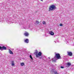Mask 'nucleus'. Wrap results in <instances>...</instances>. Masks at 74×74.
Returning a JSON list of instances; mask_svg holds the SVG:
<instances>
[{
  "mask_svg": "<svg viewBox=\"0 0 74 74\" xmlns=\"http://www.w3.org/2000/svg\"><path fill=\"white\" fill-rule=\"evenodd\" d=\"M56 56H55L54 58L52 59L53 61H55L56 60H57V59H61V57L60 54L58 53H56Z\"/></svg>",
  "mask_w": 74,
  "mask_h": 74,
  "instance_id": "nucleus-1",
  "label": "nucleus"
},
{
  "mask_svg": "<svg viewBox=\"0 0 74 74\" xmlns=\"http://www.w3.org/2000/svg\"><path fill=\"white\" fill-rule=\"evenodd\" d=\"M56 9V6L54 5H53L49 6V11H53V10H55Z\"/></svg>",
  "mask_w": 74,
  "mask_h": 74,
  "instance_id": "nucleus-2",
  "label": "nucleus"
},
{
  "mask_svg": "<svg viewBox=\"0 0 74 74\" xmlns=\"http://www.w3.org/2000/svg\"><path fill=\"white\" fill-rule=\"evenodd\" d=\"M19 25L21 26H22V27H23V29H27V28L26 27V26L25 25V24L22 23H19Z\"/></svg>",
  "mask_w": 74,
  "mask_h": 74,
  "instance_id": "nucleus-3",
  "label": "nucleus"
},
{
  "mask_svg": "<svg viewBox=\"0 0 74 74\" xmlns=\"http://www.w3.org/2000/svg\"><path fill=\"white\" fill-rule=\"evenodd\" d=\"M51 74H53V73H54V74H59L56 71H55L54 70H51Z\"/></svg>",
  "mask_w": 74,
  "mask_h": 74,
  "instance_id": "nucleus-4",
  "label": "nucleus"
},
{
  "mask_svg": "<svg viewBox=\"0 0 74 74\" xmlns=\"http://www.w3.org/2000/svg\"><path fill=\"white\" fill-rule=\"evenodd\" d=\"M6 49H7V48L4 46H3L2 47L0 46V50H1V51H2L3 49V50H5Z\"/></svg>",
  "mask_w": 74,
  "mask_h": 74,
  "instance_id": "nucleus-5",
  "label": "nucleus"
},
{
  "mask_svg": "<svg viewBox=\"0 0 74 74\" xmlns=\"http://www.w3.org/2000/svg\"><path fill=\"white\" fill-rule=\"evenodd\" d=\"M67 53H68V55L69 56H73V53L70 51H67Z\"/></svg>",
  "mask_w": 74,
  "mask_h": 74,
  "instance_id": "nucleus-6",
  "label": "nucleus"
},
{
  "mask_svg": "<svg viewBox=\"0 0 74 74\" xmlns=\"http://www.w3.org/2000/svg\"><path fill=\"white\" fill-rule=\"evenodd\" d=\"M71 66V63H70L68 62L66 64V66L68 67Z\"/></svg>",
  "mask_w": 74,
  "mask_h": 74,
  "instance_id": "nucleus-7",
  "label": "nucleus"
},
{
  "mask_svg": "<svg viewBox=\"0 0 74 74\" xmlns=\"http://www.w3.org/2000/svg\"><path fill=\"white\" fill-rule=\"evenodd\" d=\"M41 55H42V53H41V52H39L38 54V56L37 58H39V57H40V56H41Z\"/></svg>",
  "mask_w": 74,
  "mask_h": 74,
  "instance_id": "nucleus-8",
  "label": "nucleus"
},
{
  "mask_svg": "<svg viewBox=\"0 0 74 74\" xmlns=\"http://www.w3.org/2000/svg\"><path fill=\"white\" fill-rule=\"evenodd\" d=\"M29 33L27 32H26L24 34V35H25V36H26V37H28V36H29Z\"/></svg>",
  "mask_w": 74,
  "mask_h": 74,
  "instance_id": "nucleus-9",
  "label": "nucleus"
},
{
  "mask_svg": "<svg viewBox=\"0 0 74 74\" xmlns=\"http://www.w3.org/2000/svg\"><path fill=\"white\" fill-rule=\"evenodd\" d=\"M49 34L51 36H53L54 35V33L52 32V31H50L49 32Z\"/></svg>",
  "mask_w": 74,
  "mask_h": 74,
  "instance_id": "nucleus-10",
  "label": "nucleus"
},
{
  "mask_svg": "<svg viewBox=\"0 0 74 74\" xmlns=\"http://www.w3.org/2000/svg\"><path fill=\"white\" fill-rule=\"evenodd\" d=\"M34 54L36 55V58H37L38 57V51H36L35 52Z\"/></svg>",
  "mask_w": 74,
  "mask_h": 74,
  "instance_id": "nucleus-11",
  "label": "nucleus"
},
{
  "mask_svg": "<svg viewBox=\"0 0 74 74\" xmlns=\"http://www.w3.org/2000/svg\"><path fill=\"white\" fill-rule=\"evenodd\" d=\"M24 42L26 43H29V39H26L24 40Z\"/></svg>",
  "mask_w": 74,
  "mask_h": 74,
  "instance_id": "nucleus-12",
  "label": "nucleus"
},
{
  "mask_svg": "<svg viewBox=\"0 0 74 74\" xmlns=\"http://www.w3.org/2000/svg\"><path fill=\"white\" fill-rule=\"evenodd\" d=\"M7 23H12V22H11V21L10 19H9Z\"/></svg>",
  "mask_w": 74,
  "mask_h": 74,
  "instance_id": "nucleus-13",
  "label": "nucleus"
},
{
  "mask_svg": "<svg viewBox=\"0 0 74 74\" xmlns=\"http://www.w3.org/2000/svg\"><path fill=\"white\" fill-rule=\"evenodd\" d=\"M9 52L10 54H13V52L11 51L10 50H9Z\"/></svg>",
  "mask_w": 74,
  "mask_h": 74,
  "instance_id": "nucleus-14",
  "label": "nucleus"
},
{
  "mask_svg": "<svg viewBox=\"0 0 74 74\" xmlns=\"http://www.w3.org/2000/svg\"><path fill=\"white\" fill-rule=\"evenodd\" d=\"M20 64H21V66H24V65H25V63H21Z\"/></svg>",
  "mask_w": 74,
  "mask_h": 74,
  "instance_id": "nucleus-15",
  "label": "nucleus"
},
{
  "mask_svg": "<svg viewBox=\"0 0 74 74\" xmlns=\"http://www.w3.org/2000/svg\"><path fill=\"white\" fill-rule=\"evenodd\" d=\"M44 56H42L41 57H39V59H42V58H43V57H44Z\"/></svg>",
  "mask_w": 74,
  "mask_h": 74,
  "instance_id": "nucleus-16",
  "label": "nucleus"
},
{
  "mask_svg": "<svg viewBox=\"0 0 74 74\" xmlns=\"http://www.w3.org/2000/svg\"><path fill=\"white\" fill-rule=\"evenodd\" d=\"M29 57L32 60H33V58H32V55H30L29 56Z\"/></svg>",
  "mask_w": 74,
  "mask_h": 74,
  "instance_id": "nucleus-17",
  "label": "nucleus"
},
{
  "mask_svg": "<svg viewBox=\"0 0 74 74\" xmlns=\"http://www.w3.org/2000/svg\"><path fill=\"white\" fill-rule=\"evenodd\" d=\"M42 23H43V25H45V24H46L45 23V21H43Z\"/></svg>",
  "mask_w": 74,
  "mask_h": 74,
  "instance_id": "nucleus-18",
  "label": "nucleus"
},
{
  "mask_svg": "<svg viewBox=\"0 0 74 74\" xmlns=\"http://www.w3.org/2000/svg\"><path fill=\"white\" fill-rule=\"evenodd\" d=\"M12 66H15V64L14 63L12 64Z\"/></svg>",
  "mask_w": 74,
  "mask_h": 74,
  "instance_id": "nucleus-19",
  "label": "nucleus"
},
{
  "mask_svg": "<svg viewBox=\"0 0 74 74\" xmlns=\"http://www.w3.org/2000/svg\"><path fill=\"white\" fill-rule=\"evenodd\" d=\"M14 63V61H12V64H13Z\"/></svg>",
  "mask_w": 74,
  "mask_h": 74,
  "instance_id": "nucleus-20",
  "label": "nucleus"
},
{
  "mask_svg": "<svg viewBox=\"0 0 74 74\" xmlns=\"http://www.w3.org/2000/svg\"><path fill=\"white\" fill-rule=\"evenodd\" d=\"M61 68L62 69H64V66H61Z\"/></svg>",
  "mask_w": 74,
  "mask_h": 74,
  "instance_id": "nucleus-21",
  "label": "nucleus"
},
{
  "mask_svg": "<svg viewBox=\"0 0 74 74\" xmlns=\"http://www.w3.org/2000/svg\"><path fill=\"white\" fill-rule=\"evenodd\" d=\"M36 23L37 24H38V23H39V22H38V21H36Z\"/></svg>",
  "mask_w": 74,
  "mask_h": 74,
  "instance_id": "nucleus-22",
  "label": "nucleus"
},
{
  "mask_svg": "<svg viewBox=\"0 0 74 74\" xmlns=\"http://www.w3.org/2000/svg\"><path fill=\"white\" fill-rule=\"evenodd\" d=\"M60 26H63V25H62V24H60Z\"/></svg>",
  "mask_w": 74,
  "mask_h": 74,
  "instance_id": "nucleus-23",
  "label": "nucleus"
},
{
  "mask_svg": "<svg viewBox=\"0 0 74 74\" xmlns=\"http://www.w3.org/2000/svg\"><path fill=\"white\" fill-rule=\"evenodd\" d=\"M48 58L49 59H50V57H49Z\"/></svg>",
  "mask_w": 74,
  "mask_h": 74,
  "instance_id": "nucleus-24",
  "label": "nucleus"
},
{
  "mask_svg": "<svg viewBox=\"0 0 74 74\" xmlns=\"http://www.w3.org/2000/svg\"><path fill=\"white\" fill-rule=\"evenodd\" d=\"M54 42H55V43H56V41H54Z\"/></svg>",
  "mask_w": 74,
  "mask_h": 74,
  "instance_id": "nucleus-25",
  "label": "nucleus"
},
{
  "mask_svg": "<svg viewBox=\"0 0 74 74\" xmlns=\"http://www.w3.org/2000/svg\"><path fill=\"white\" fill-rule=\"evenodd\" d=\"M41 0V1H42L43 0Z\"/></svg>",
  "mask_w": 74,
  "mask_h": 74,
  "instance_id": "nucleus-26",
  "label": "nucleus"
}]
</instances>
